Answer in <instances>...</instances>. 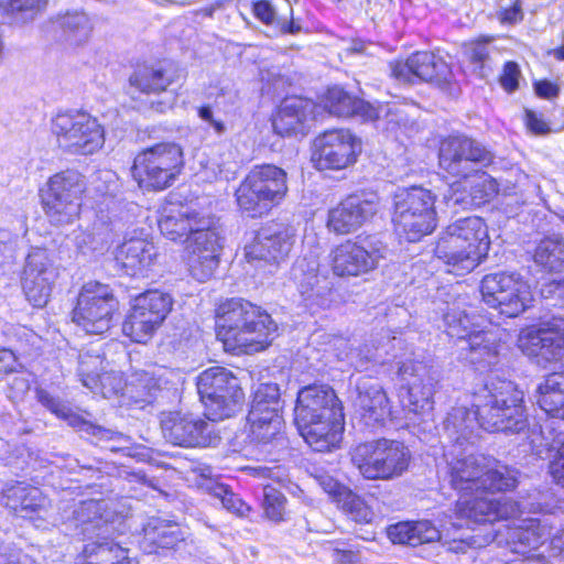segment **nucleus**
Here are the masks:
<instances>
[{"label": "nucleus", "mask_w": 564, "mask_h": 564, "mask_svg": "<svg viewBox=\"0 0 564 564\" xmlns=\"http://www.w3.org/2000/svg\"><path fill=\"white\" fill-rule=\"evenodd\" d=\"M285 496H263L264 516L274 522L285 520Z\"/></svg>", "instance_id": "nucleus-50"}, {"label": "nucleus", "mask_w": 564, "mask_h": 564, "mask_svg": "<svg viewBox=\"0 0 564 564\" xmlns=\"http://www.w3.org/2000/svg\"><path fill=\"white\" fill-rule=\"evenodd\" d=\"M18 246V236L7 230L0 231V264L13 259Z\"/></svg>", "instance_id": "nucleus-54"}, {"label": "nucleus", "mask_w": 564, "mask_h": 564, "mask_svg": "<svg viewBox=\"0 0 564 564\" xmlns=\"http://www.w3.org/2000/svg\"><path fill=\"white\" fill-rule=\"evenodd\" d=\"M334 501L352 521L369 523L373 519L372 507L365 501L364 496H332Z\"/></svg>", "instance_id": "nucleus-46"}, {"label": "nucleus", "mask_w": 564, "mask_h": 564, "mask_svg": "<svg viewBox=\"0 0 564 564\" xmlns=\"http://www.w3.org/2000/svg\"><path fill=\"white\" fill-rule=\"evenodd\" d=\"M158 250L154 243L145 238L127 239L117 250V260L134 275L154 264Z\"/></svg>", "instance_id": "nucleus-37"}, {"label": "nucleus", "mask_w": 564, "mask_h": 564, "mask_svg": "<svg viewBox=\"0 0 564 564\" xmlns=\"http://www.w3.org/2000/svg\"><path fill=\"white\" fill-rule=\"evenodd\" d=\"M104 370V358L98 351L86 350L78 356V376L83 386L89 390L98 388L97 373Z\"/></svg>", "instance_id": "nucleus-45"}, {"label": "nucleus", "mask_w": 564, "mask_h": 564, "mask_svg": "<svg viewBox=\"0 0 564 564\" xmlns=\"http://www.w3.org/2000/svg\"><path fill=\"white\" fill-rule=\"evenodd\" d=\"M85 189L84 176L75 170L52 175L40 189L42 209L50 224L57 227L73 224L79 217Z\"/></svg>", "instance_id": "nucleus-9"}, {"label": "nucleus", "mask_w": 564, "mask_h": 564, "mask_svg": "<svg viewBox=\"0 0 564 564\" xmlns=\"http://www.w3.org/2000/svg\"><path fill=\"white\" fill-rule=\"evenodd\" d=\"M183 163L182 148L174 142H162L134 158L132 175L140 187L161 191L174 183Z\"/></svg>", "instance_id": "nucleus-12"}, {"label": "nucleus", "mask_w": 564, "mask_h": 564, "mask_svg": "<svg viewBox=\"0 0 564 564\" xmlns=\"http://www.w3.org/2000/svg\"><path fill=\"white\" fill-rule=\"evenodd\" d=\"M139 549L145 554L166 555L195 543L187 525L160 516L149 517L137 534Z\"/></svg>", "instance_id": "nucleus-20"}, {"label": "nucleus", "mask_w": 564, "mask_h": 564, "mask_svg": "<svg viewBox=\"0 0 564 564\" xmlns=\"http://www.w3.org/2000/svg\"><path fill=\"white\" fill-rule=\"evenodd\" d=\"M98 388L91 390L97 393L100 392L102 397L110 398L111 395L118 394L123 389V380L119 372L105 371L97 373Z\"/></svg>", "instance_id": "nucleus-48"}, {"label": "nucleus", "mask_w": 564, "mask_h": 564, "mask_svg": "<svg viewBox=\"0 0 564 564\" xmlns=\"http://www.w3.org/2000/svg\"><path fill=\"white\" fill-rule=\"evenodd\" d=\"M286 172L273 164L253 166L236 189L238 207L251 217L265 214L288 193Z\"/></svg>", "instance_id": "nucleus-7"}, {"label": "nucleus", "mask_w": 564, "mask_h": 564, "mask_svg": "<svg viewBox=\"0 0 564 564\" xmlns=\"http://www.w3.org/2000/svg\"><path fill=\"white\" fill-rule=\"evenodd\" d=\"M360 151L359 140L349 130H329L314 140L312 162L319 171L344 170L357 161Z\"/></svg>", "instance_id": "nucleus-21"}, {"label": "nucleus", "mask_w": 564, "mask_h": 564, "mask_svg": "<svg viewBox=\"0 0 564 564\" xmlns=\"http://www.w3.org/2000/svg\"><path fill=\"white\" fill-rule=\"evenodd\" d=\"M291 276L306 300L322 297L330 290L327 278L319 274V248L297 258L291 269Z\"/></svg>", "instance_id": "nucleus-31"}, {"label": "nucleus", "mask_w": 564, "mask_h": 564, "mask_svg": "<svg viewBox=\"0 0 564 564\" xmlns=\"http://www.w3.org/2000/svg\"><path fill=\"white\" fill-rule=\"evenodd\" d=\"M538 391L540 408L551 416L564 419V375H549Z\"/></svg>", "instance_id": "nucleus-40"}, {"label": "nucleus", "mask_w": 564, "mask_h": 564, "mask_svg": "<svg viewBox=\"0 0 564 564\" xmlns=\"http://www.w3.org/2000/svg\"><path fill=\"white\" fill-rule=\"evenodd\" d=\"M525 123L528 129L535 134H545L550 131L549 123L543 116L532 110H525Z\"/></svg>", "instance_id": "nucleus-58"}, {"label": "nucleus", "mask_w": 564, "mask_h": 564, "mask_svg": "<svg viewBox=\"0 0 564 564\" xmlns=\"http://www.w3.org/2000/svg\"><path fill=\"white\" fill-rule=\"evenodd\" d=\"M534 352L550 364L564 367V318L552 317L529 333Z\"/></svg>", "instance_id": "nucleus-33"}, {"label": "nucleus", "mask_w": 564, "mask_h": 564, "mask_svg": "<svg viewBox=\"0 0 564 564\" xmlns=\"http://www.w3.org/2000/svg\"><path fill=\"white\" fill-rule=\"evenodd\" d=\"M254 15L268 25L278 24L279 19L273 6L268 0H260L253 4Z\"/></svg>", "instance_id": "nucleus-55"}, {"label": "nucleus", "mask_w": 564, "mask_h": 564, "mask_svg": "<svg viewBox=\"0 0 564 564\" xmlns=\"http://www.w3.org/2000/svg\"><path fill=\"white\" fill-rule=\"evenodd\" d=\"M280 389L275 383L261 384L254 392L249 412L263 414L269 411H280Z\"/></svg>", "instance_id": "nucleus-47"}, {"label": "nucleus", "mask_w": 564, "mask_h": 564, "mask_svg": "<svg viewBox=\"0 0 564 564\" xmlns=\"http://www.w3.org/2000/svg\"><path fill=\"white\" fill-rule=\"evenodd\" d=\"M533 260L550 273L564 272V239L555 236L542 239L535 248Z\"/></svg>", "instance_id": "nucleus-41"}, {"label": "nucleus", "mask_w": 564, "mask_h": 564, "mask_svg": "<svg viewBox=\"0 0 564 564\" xmlns=\"http://www.w3.org/2000/svg\"><path fill=\"white\" fill-rule=\"evenodd\" d=\"M535 91L540 97L552 98L558 94V88L547 80H542L535 84Z\"/></svg>", "instance_id": "nucleus-64"}, {"label": "nucleus", "mask_w": 564, "mask_h": 564, "mask_svg": "<svg viewBox=\"0 0 564 564\" xmlns=\"http://www.w3.org/2000/svg\"><path fill=\"white\" fill-rule=\"evenodd\" d=\"M37 401L46 408L51 413L67 422L68 425L79 429L88 435L96 437L98 441H126L127 437L112 430L105 429L85 421L80 415L74 413L65 403L59 399L53 397L44 389L36 390Z\"/></svg>", "instance_id": "nucleus-34"}, {"label": "nucleus", "mask_w": 564, "mask_h": 564, "mask_svg": "<svg viewBox=\"0 0 564 564\" xmlns=\"http://www.w3.org/2000/svg\"><path fill=\"white\" fill-rule=\"evenodd\" d=\"M75 245L83 253L101 251L107 246V239L101 232L80 231L75 236Z\"/></svg>", "instance_id": "nucleus-49"}, {"label": "nucleus", "mask_w": 564, "mask_h": 564, "mask_svg": "<svg viewBox=\"0 0 564 564\" xmlns=\"http://www.w3.org/2000/svg\"><path fill=\"white\" fill-rule=\"evenodd\" d=\"M153 95L154 97L148 100L149 110L152 112L165 113L176 101V96L172 91L165 90Z\"/></svg>", "instance_id": "nucleus-53"}, {"label": "nucleus", "mask_w": 564, "mask_h": 564, "mask_svg": "<svg viewBox=\"0 0 564 564\" xmlns=\"http://www.w3.org/2000/svg\"><path fill=\"white\" fill-rule=\"evenodd\" d=\"M470 177H473V181L469 182L470 200L466 202L463 194H459L457 189H453L454 193L451 196H445L448 204L452 203L454 206L463 205L464 207L467 205H481L498 194L499 184L488 173L479 170V172H475Z\"/></svg>", "instance_id": "nucleus-39"}, {"label": "nucleus", "mask_w": 564, "mask_h": 564, "mask_svg": "<svg viewBox=\"0 0 564 564\" xmlns=\"http://www.w3.org/2000/svg\"><path fill=\"white\" fill-rule=\"evenodd\" d=\"M117 308L118 301L109 285L90 281L78 294L72 319L87 334L101 335L111 327Z\"/></svg>", "instance_id": "nucleus-16"}, {"label": "nucleus", "mask_w": 564, "mask_h": 564, "mask_svg": "<svg viewBox=\"0 0 564 564\" xmlns=\"http://www.w3.org/2000/svg\"><path fill=\"white\" fill-rule=\"evenodd\" d=\"M376 194H355L341 200L328 212L327 228L338 235L357 230L378 210Z\"/></svg>", "instance_id": "nucleus-27"}, {"label": "nucleus", "mask_w": 564, "mask_h": 564, "mask_svg": "<svg viewBox=\"0 0 564 564\" xmlns=\"http://www.w3.org/2000/svg\"><path fill=\"white\" fill-rule=\"evenodd\" d=\"M456 516L476 524L506 521L503 530L484 536L471 535L469 546L482 547L494 541L503 544L517 558H530L545 544H554L564 535L546 517L549 510L538 509L539 517L521 518L519 502L508 496H463L456 502Z\"/></svg>", "instance_id": "nucleus-2"}, {"label": "nucleus", "mask_w": 564, "mask_h": 564, "mask_svg": "<svg viewBox=\"0 0 564 564\" xmlns=\"http://www.w3.org/2000/svg\"><path fill=\"white\" fill-rule=\"evenodd\" d=\"M130 85L140 93L151 95L165 91L171 80L161 69L143 67L130 76Z\"/></svg>", "instance_id": "nucleus-43"}, {"label": "nucleus", "mask_w": 564, "mask_h": 564, "mask_svg": "<svg viewBox=\"0 0 564 564\" xmlns=\"http://www.w3.org/2000/svg\"><path fill=\"white\" fill-rule=\"evenodd\" d=\"M558 279H554L547 286V292L556 300V304L564 307V272L557 274Z\"/></svg>", "instance_id": "nucleus-62"}, {"label": "nucleus", "mask_w": 564, "mask_h": 564, "mask_svg": "<svg viewBox=\"0 0 564 564\" xmlns=\"http://www.w3.org/2000/svg\"><path fill=\"white\" fill-rule=\"evenodd\" d=\"M224 237L218 221L203 217L192 236L186 239V259L191 275L199 281L209 280L219 264Z\"/></svg>", "instance_id": "nucleus-15"}, {"label": "nucleus", "mask_w": 564, "mask_h": 564, "mask_svg": "<svg viewBox=\"0 0 564 564\" xmlns=\"http://www.w3.org/2000/svg\"><path fill=\"white\" fill-rule=\"evenodd\" d=\"M324 494H352L351 490H343L340 484L332 476L322 475L317 478Z\"/></svg>", "instance_id": "nucleus-61"}, {"label": "nucleus", "mask_w": 564, "mask_h": 564, "mask_svg": "<svg viewBox=\"0 0 564 564\" xmlns=\"http://www.w3.org/2000/svg\"><path fill=\"white\" fill-rule=\"evenodd\" d=\"M520 70L514 62L506 63L503 73L500 76V84L507 91H513L518 88Z\"/></svg>", "instance_id": "nucleus-56"}, {"label": "nucleus", "mask_w": 564, "mask_h": 564, "mask_svg": "<svg viewBox=\"0 0 564 564\" xmlns=\"http://www.w3.org/2000/svg\"><path fill=\"white\" fill-rule=\"evenodd\" d=\"M276 329L271 316L248 301L232 299L219 307L217 337L228 351L251 354L263 350Z\"/></svg>", "instance_id": "nucleus-5"}, {"label": "nucleus", "mask_w": 564, "mask_h": 564, "mask_svg": "<svg viewBox=\"0 0 564 564\" xmlns=\"http://www.w3.org/2000/svg\"><path fill=\"white\" fill-rule=\"evenodd\" d=\"M294 422L315 452L332 451L341 441L344 414L339 400L328 386H308L299 391Z\"/></svg>", "instance_id": "nucleus-4"}, {"label": "nucleus", "mask_w": 564, "mask_h": 564, "mask_svg": "<svg viewBox=\"0 0 564 564\" xmlns=\"http://www.w3.org/2000/svg\"><path fill=\"white\" fill-rule=\"evenodd\" d=\"M128 513L104 498L82 501L65 521L67 533L84 542L75 564H139L130 550L117 541L129 531Z\"/></svg>", "instance_id": "nucleus-3"}, {"label": "nucleus", "mask_w": 564, "mask_h": 564, "mask_svg": "<svg viewBox=\"0 0 564 564\" xmlns=\"http://www.w3.org/2000/svg\"><path fill=\"white\" fill-rule=\"evenodd\" d=\"M484 302L507 317H516L532 301L530 285L518 273L496 272L486 274L480 284Z\"/></svg>", "instance_id": "nucleus-17"}, {"label": "nucleus", "mask_w": 564, "mask_h": 564, "mask_svg": "<svg viewBox=\"0 0 564 564\" xmlns=\"http://www.w3.org/2000/svg\"><path fill=\"white\" fill-rule=\"evenodd\" d=\"M58 40L69 46H79L90 36L93 26L90 19L82 11L66 12L54 21Z\"/></svg>", "instance_id": "nucleus-38"}, {"label": "nucleus", "mask_w": 564, "mask_h": 564, "mask_svg": "<svg viewBox=\"0 0 564 564\" xmlns=\"http://www.w3.org/2000/svg\"><path fill=\"white\" fill-rule=\"evenodd\" d=\"M444 322L447 335L464 343L462 349L467 351L466 359L476 370L485 372L498 364L495 335L489 332H477L476 323L465 310L452 308L445 313Z\"/></svg>", "instance_id": "nucleus-13"}, {"label": "nucleus", "mask_w": 564, "mask_h": 564, "mask_svg": "<svg viewBox=\"0 0 564 564\" xmlns=\"http://www.w3.org/2000/svg\"><path fill=\"white\" fill-rule=\"evenodd\" d=\"M384 253L386 248L379 241L347 240L332 250V270L341 278L359 276L376 269Z\"/></svg>", "instance_id": "nucleus-23"}, {"label": "nucleus", "mask_w": 564, "mask_h": 564, "mask_svg": "<svg viewBox=\"0 0 564 564\" xmlns=\"http://www.w3.org/2000/svg\"><path fill=\"white\" fill-rule=\"evenodd\" d=\"M198 116L202 120L207 122L217 134H223L226 131V126L221 120L214 118L213 110L209 106H203L198 109Z\"/></svg>", "instance_id": "nucleus-60"}, {"label": "nucleus", "mask_w": 564, "mask_h": 564, "mask_svg": "<svg viewBox=\"0 0 564 564\" xmlns=\"http://www.w3.org/2000/svg\"><path fill=\"white\" fill-rule=\"evenodd\" d=\"M225 509L237 517H247L252 507L249 502L245 501L241 496H218Z\"/></svg>", "instance_id": "nucleus-52"}, {"label": "nucleus", "mask_w": 564, "mask_h": 564, "mask_svg": "<svg viewBox=\"0 0 564 564\" xmlns=\"http://www.w3.org/2000/svg\"><path fill=\"white\" fill-rule=\"evenodd\" d=\"M129 482L139 484L140 487H131L130 490H158L160 494H165L152 480L148 479L144 475L132 474Z\"/></svg>", "instance_id": "nucleus-63"}, {"label": "nucleus", "mask_w": 564, "mask_h": 564, "mask_svg": "<svg viewBox=\"0 0 564 564\" xmlns=\"http://www.w3.org/2000/svg\"><path fill=\"white\" fill-rule=\"evenodd\" d=\"M47 0H0V12L25 23L44 10Z\"/></svg>", "instance_id": "nucleus-44"}, {"label": "nucleus", "mask_w": 564, "mask_h": 564, "mask_svg": "<svg viewBox=\"0 0 564 564\" xmlns=\"http://www.w3.org/2000/svg\"><path fill=\"white\" fill-rule=\"evenodd\" d=\"M19 367H21V365L18 362L13 351L0 348V373L15 372Z\"/></svg>", "instance_id": "nucleus-59"}, {"label": "nucleus", "mask_w": 564, "mask_h": 564, "mask_svg": "<svg viewBox=\"0 0 564 564\" xmlns=\"http://www.w3.org/2000/svg\"><path fill=\"white\" fill-rule=\"evenodd\" d=\"M390 68L392 76L404 84H414L419 79L444 88L453 78L449 65L431 52H416L405 62L391 63Z\"/></svg>", "instance_id": "nucleus-25"}, {"label": "nucleus", "mask_w": 564, "mask_h": 564, "mask_svg": "<svg viewBox=\"0 0 564 564\" xmlns=\"http://www.w3.org/2000/svg\"><path fill=\"white\" fill-rule=\"evenodd\" d=\"M161 429L167 442L182 447H206L218 440L213 424L192 413H163Z\"/></svg>", "instance_id": "nucleus-24"}, {"label": "nucleus", "mask_w": 564, "mask_h": 564, "mask_svg": "<svg viewBox=\"0 0 564 564\" xmlns=\"http://www.w3.org/2000/svg\"><path fill=\"white\" fill-rule=\"evenodd\" d=\"M325 108L337 117L358 116L364 120H377L389 118L392 108L389 105H373L362 99L355 98L339 87L328 89Z\"/></svg>", "instance_id": "nucleus-30"}, {"label": "nucleus", "mask_w": 564, "mask_h": 564, "mask_svg": "<svg viewBox=\"0 0 564 564\" xmlns=\"http://www.w3.org/2000/svg\"><path fill=\"white\" fill-rule=\"evenodd\" d=\"M57 276V268L48 251L32 248L25 258L21 282L28 301L34 307H44L47 304Z\"/></svg>", "instance_id": "nucleus-22"}, {"label": "nucleus", "mask_w": 564, "mask_h": 564, "mask_svg": "<svg viewBox=\"0 0 564 564\" xmlns=\"http://www.w3.org/2000/svg\"><path fill=\"white\" fill-rule=\"evenodd\" d=\"M317 111L318 107L310 99L285 98L273 117V130L282 137L304 134L311 122L314 121Z\"/></svg>", "instance_id": "nucleus-29"}, {"label": "nucleus", "mask_w": 564, "mask_h": 564, "mask_svg": "<svg viewBox=\"0 0 564 564\" xmlns=\"http://www.w3.org/2000/svg\"><path fill=\"white\" fill-rule=\"evenodd\" d=\"M57 147L65 153L89 155L105 142V130L98 119L84 110L57 112L51 121Z\"/></svg>", "instance_id": "nucleus-10"}, {"label": "nucleus", "mask_w": 564, "mask_h": 564, "mask_svg": "<svg viewBox=\"0 0 564 564\" xmlns=\"http://www.w3.org/2000/svg\"><path fill=\"white\" fill-rule=\"evenodd\" d=\"M205 217L191 206L171 204L164 207L159 219L161 234L172 241L192 236L198 221Z\"/></svg>", "instance_id": "nucleus-35"}, {"label": "nucleus", "mask_w": 564, "mask_h": 564, "mask_svg": "<svg viewBox=\"0 0 564 564\" xmlns=\"http://www.w3.org/2000/svg\"><path fill=\"white\" fill-rule=\"evenodd\" d=\"M451 444L444 458L452 489L465 494H503L513 491L519 473L477 451L479 431L519 433L527 423L523 392L510 381L490 378L473 395L471 409L455 405L444 420Z\"/></svg>", "instance_id": "nucleus-1"}, {"label": "nucleus", "mask_w": 564, "mask_h": 564, "mask_svg": "<svg viewBox=\"0 0 564 564\" xmlns=\"http://www.w3.org/2000/svg\"><path fill=\"white\" fill-rule=\"evenodd\" d=\"M172 304L171 295L158 290L137 296L122 324L123 334L135 343H147L167 316Z\"/></svg>", "instance_id": "nucleus-19"}, {"label": "nucleus", "mask_w": 564, "mask_h": 564, "mask_svg": "<svg viewBox=\"0 0 564 564\" xmlns=\"http://www.w3.org/2000/svg\"><path fill=\"white\" fill-rule=\"evenodd\" d=\"M294 242L295 232L292 228H282L274 232L263 230L246 248V258L249 262L254 260L279 262L289 256Z\"/></svg>", "instance_id": "nucleus-32"}, {"label": "nucleus", "mask_w": 564, "mask_h": 564, "mask_svg": "<svg viewBox=\"0 0 564 564\" xmlns=\"http://www.w3.org/2000/svg\"><path fill=\"white\" fill-rule=\"evenodd\" d=\"M352 459L365 478L388 479L408 468L410 452L401 442L381 438L358 445Z\"/></svg>", "instance_id": "nucleus-14"}, {"label": "nucleus", "mask_w": 564, "mask_h": 564, "mask_svg": "<svg viewBox=\"0 0 564 564\" xmlns=\"http://www.w3.org/2000/svg\"><path fill=\"white\" fill-rule=\"evenodd\" d=\"M197 392L209 421L230 417L240 410L245 394L237 377L224 367H210L197 378Z\"/></svg>", "instance_id": "nucleus-11"}, {"label": "nucleus", "mask_w": 564, "mask_h": 564, "mask_svg": "<svg viewBox=\"0 0 564 564\" xmlns=\"http://www.w3.org/2000/svg\"><path fill=\"white\" fill-rule=\"evenodd\" d=\"M435 196L422 186L398 188L393 196L395 231L410 242L420 240L436 227Z\"/></svg>", "instance_id": "nucleus-8"}, {"label": "nucleus", "mask_w": 564, "mask_h": 564, "mask_svg": "<svg viewBox=\"0 0 564 564\" xmlns=\"http://www.w3.org/2000/svg\"><path fill=\"white\" fill-rule=\"evenodd\" d=\"M550 473L554 481L564 487V441L560 442L556 455L550 463Z\"/></svg>", "instance_id": "nucleus-57"}, {"label": "nucleus", "mask_w": 564, "mask_h": 564, "mask_svg": "<svg viewBox=\"0 0 564 564\" xmlns=\"http://www.w3.org/2000/svg\"><path fill=\"white\" fill-rule=\"evenodd\" d=\"M440 166L467 181L475 172L494 162V154L481 142L465 134L449 135L440 145Z\"/></svg>", "instance_id": "nucleus-18"}, {"label": "nucleus", "mask_w": 564, "mask_h": 564, "mask_svg": "<svg viewBox=\"0 0 564 564\" xmlns=\"http://www.w3.org/2000/svg\"><path fill=\"white\" fill-rule=\"evenodd\" d=\"M490 240L485 221L477 216L460 218L448 225L440 237L435 254L456 274L474 270L488 253Z\"/></svg>", "instance_id": "nucleus-6"}, {"label": "nucleus", "mask_w": 564, "mask_h": 564, "mask_svg": "<svg viewBox=\"0 0 564 564\" xmlns=\"http://www.w3.org/2000/svg\"><path fill=\"white\" fill-rule=\"evenodd\" d=\"M352 405L355 415L369 427L383 425L391 415V406L386 391L369 378L358 380Z\"/></svg>", "instance_id": "nucleus-28"}, {"label": "nucleus", "mask_w": 564, "mask_h": 564, "mask_svg": "<svg viewBox=\"0 0 564 564\" xmlns=\"http://www.w3.org/2000/svg\"><path fill=\"white\" fill-rule=\"evenodd\" d=\"M388 539L393 544L419 546L438 541V529L430 520L399 521L390 524L386 530Z\"/></svg>", "instance_id": "nucleus-36"}, {"label": "nucleus", "mask_w": 564, "mask_h": 564, "mask_svg": "<svg viewBox=\"0 0 564 564\" xmlns=\"http://www.w3.org/2000/svg\"><path fill=\"white\" fill-rule=\"evenodd\" d=\"M248 423L252 438L260 443H268L281 432L283 420L280 411H269L263 414L256 411L249 412Z\"/></svg>", "instance_id": "nucleus-42"}, {"label": "nucleus", "mask_w": 564, "mask_h": 564, "mask_svg": "<svg viewBox=\"0 0 564 564\" xmlns=\"http://www.w3.org/2000/svg\"><path fill=\"white\" fill-rule=\"evenodd\" d=\"M398 375L408 383L404 406L415 414H425L433 409V395L436 378L432 371L420 361H404L399 367Z\"/></svg>", "instance_id": "nucleus-26"}, {"label": "nucleus", "mask_w": 564, "mask_h": 564, "mask_svg": "<svg viewBox=\"0 0 564 564\" xmlns=\"http://www.w3.org/2000/svg\"><path fill=\"white\" fill-rule=\"evenodd\" d=\"M489 40L471 42L465 47V54L474 64H478L482 69L489 56V47L487 45Z\"/></svg>", "instance_id": "nucleus-51"}]
</instances>
